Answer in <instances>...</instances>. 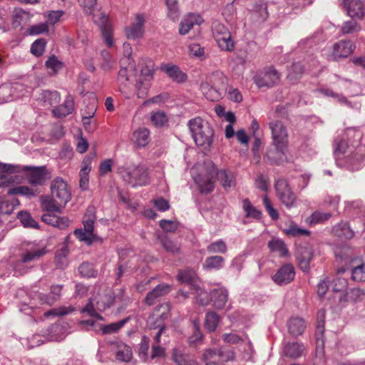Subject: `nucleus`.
Here are the masks:
<instances>
[{"instance_id": "nucleus-3", "label": "nucleus", "mask_w": 365, "mask_h": 365, "mask_svg": "<svg viewBox=\"0 0 365 365\" xmlns=\"http://www.w3.org/2000/svg\"><path fill=\"white\" fill-rule=\"evenodd\" d=\"M84 11L93 16V20L101 31L105 43L111 47L113 44L111 25L105 13L97 8V0H78Z\"/></svg>"}, {"instance_id": "nucleus-6", "label": "nucleus", "mask_w": 365, "mask_h": 365, "mask_svg": "<svg viewBox=\"0 0 365 365\" xmlns=\"http://www.w3.org/2000/svg\"><path fill=\"white\" fill-rule=\"evenodd\" d=\"M96 220V212L94 207H88L83 220V229H76L74 231L75 236L87 245H91L97 238L94 234V223Z\"/></svg>"}, {"instance_id": "nucleus-58", "label": "nucleus", "mask_w": 365, "mask_h": 365, "mask_svg": "<svg viewBox=\"0 0 365 365\" xmlns=\"http://www.w3.org/2000/svg\"><path fill=\"white\" fill-rule=\"evenodd\" d=\"M101 56L102 61L101 63V68L104 71H110L115 65V61L111 57L110 53L103 50L101 51Z\"/></svg>"}, {"instance_id": "nucleus-41", "label": "nucleus", "mask_w": 365, "mask_h": 365, "mask_svg": "<svg viewBox=\"0 0 365 365\" xmlns=\"http://www.w3.org/2000/svg\"><path fill=\"white\" fill-rule=\"evenodd\" d=\"M268 247L273 252H277L280 257H284L288 250L284 241L279 239H272L268 242Z\"/></svg>"}, {"instance_id": "nucleus-42", "label": "nucleus", "mask_w": 365, "mask_h": 365, "mask_svg": "<svg viewBox=\"0 0 365 365\" xmlns=\"http://www.w3.org/2000/svg\"><path fill=\"white\" fill-rule=\"evenodd\" d=\"M346 138L351 144V147H355V143H357L360 139L365 142V135H361V133L355 128H348L345 130L344 138Z\"/></svg>"}, {"instance_id": "nucleus-43", "label": "nucleus", "mask_w": 365, "mask_h": 365, "mask_svg": "<svg viewBox=\"0 0 365 365\" xmlns=\"http://www.w3.org/2000/svg\"><path fill=\"white\" fill-rule=\"evenodd\" d=\"M361 29L360 24L353 19L344 21L341 26L342 34H354L359 32Z\"/></svg>"}, {"instance_id": "nucleus-8", "label": "nucleus", "mask_w": 365, "mask_h": 365, "mask_svg": "<svg viewBox=\"0 0 365 365\" xmlns=\"http://www.w3.org/2000/svg\"><path fill=\"white\" fill-rule=\"evenodd\" d=\"M217 168L212 162H208L205 165V173L200 174L194 178L201 193L207 194L211 192L215 187L213 179L217 175Z\"/></svg>"}, {"instance_id": "nucleus-45", "label": "nucleus", "mask_w": 365, "mask_h": 365, "mask_svg": "<svg viewBox=\"0 0 365 365\" xmlns=\"http://www.w3.org/2000/svg\"><path fill=\"white\" fill-rule=\"evenodd\" d=\"M225 259L222 256L215 255L206 258L204 267L208 269H220L222 267Z\"/></svg>"}, {"instance_id": "nucleus-37", "label": "nucleus", "mask_w": 365, "mask_h": 365, "mask_svg": "<svg viewBox=\"0 0 365 365\" xmlns=\"http://www.w3.org/2000/svg\"><path fill=\"white\" fill-rule=\"evenodd\" d=\"M39 192L37 189H34L26 185L18 186L11 188L8 190L9 195H21L26 197L31 198L36 196Z\"/></svg>"}, {"instance_id": "nucleus-30", "label": "nucleus", "mask_w": 365, "mask_h": 365, "mask_svg": "<svg viewBox=\"0 0 365 365\" xmlns=\"http://www.w3.org/2000/svg\"><path fill=\"white\" fill-rule=\"evenodd\" d=\"M345 165L351 170H359L364 160V156L358 153L350 151V153L344 156Z\"/></svg>"}, {"instance_id": "nucleus-17", "label": "nucleus", "mask_w": 365, "mask_h": 365, "mask_svg": "<svg viewBox=\"0 0 365 365\" xmlns=\"http://www.w3.org/2000/svg\"><path fill=\"white\" fill-rule=\"evenodd\" d=\"M294 269L290 264L282 266L272 277L273 281L278 285H284L291 282L294 277Z\"/></svg>"}, {"instance_id": "nucleus-64", "label": "nucleus", "mask_w": 365, "mask_h": 365, "mask_svg": "<svg viewBox=\"0 0 365 365\" xmlns=\"http://www.w3.org/2000/svg\"><path fill=\"white\" fill-rule=\"evenodd\" d=\"M351 279L356 282L365 281V263L356 266L351 270Z\"/></svg>"}, {"instance_id": "nucleus-50", "label": "nucleus", "mask_w": 365, "mask_h": 365, "mask_svg": "<svg viewBox=\"0 0 365 365\" xmlns=\"http://www.w3.org/2000/svg\"><path fill=\"white\" fill-rule=\"evenodd\" d=\"M159 240L161 245L167 252L173 255L179 252L180 245L177 242L170 240L165 236L160 237Z\"/></svg>"}, {"instance_id": "nucleus-62", "label": "nucleus", "mask_w": 365, "mask_h": 365, "mask_svg": "<svg viewBox=\"0 0 365 365\" xmlns=\"http://www.w3.org/2000/svg\"><path fill=\"white\" fill-rule=\"evenodd\" d=\"M331 215L329 212H321L316 211L312 214L309 217V222L310 225H316L318 223H322L328 220L331 217Z\"/></svg>"}, {"instance_id": "nucleus-52", "label": "nucleus", "mask_w": 365, "mask_h": 365, "mask_svg": "<svg viewBox=\"0 0 365 365\" xmlns=\"http://www.w3.org/2000/svg\"><path fill=\"white\" fill-rule=\"evenodd\" d=\"M242 207L246 212V217L259 219L262 212L254 207L248 199H244L242 201Z\"/></svg>"}, {"instance_id": "nucleus-5", "label": "nucleus", "mask_w": 365, "mask_h": 365, "mask_svg": "<svg viewBox=\"0 0 365 365\" xmlns=\"http://www.w3.org/2000/svg\"><path fill=\"white\" fill-rule=\"evenodd\" d=\"M24 174V178L29 184L34 186H41L51 179V171L47 169L46 165L32 166L12 165L10 173Z\"/></svg>"}, {"instance_id": "nucleus-24", "label": "nucleus", "mask_w": 365, "mask_h": 365, "mask_svg": "<svg viewBox=\"0 0 365 365\" xmlns=\"http://www.w3.org/2000/svg\"><path fill=\"white\" fill-rule=\"evenodd\" d=\"M217 175L220 181L221 185L225 190H229L233 188L236 185V176L230 170H217Z\"/></svg>"}, {"instance_id": "nucleus-27", "label": "nucleus", "mask_w": 365, "mask_h": 365, "mask_svg": "<svg viewBox=\"0 0 365 365\" xmlns=\"http://www.w3.org/2000/svg\"><path fill=\"white\" fill-rule=\"evenodd\" d=\"M213 305L217 309H222L228 299V292L225 287L214 289L211 293Z\"/></svg>"}, {"instance_id": "nucleus-46", "label": "nucleus", "mask_w": 365, "mask_h": 365, "mask_svg": "<svg viewBox=\"0 0 365 365\" xmlns=\"http://www.w3.org/2000/svg\"><path fill=\"white\" fill-rule=\"evenodd\" d=\"M220 322V317L214 312H210L206 314L205 327L210 331H214Z\"/></svg>"}, {"instance_id": "nucleus-34", "label": "nucleus", "mask_w": 365, "mask_h": 365, "mask_svg": "<svg viewBox=\"0 0 365 365\" xmlns=\"http://www.w3.org/2000/svg\"><path fill=\"white\" fill-rule=\"evenodd\" d=\"M334 235L344 239H351L354 237V231L350 228L349 224L346 222H341L336 225L332 228Z\"/></svg>"}, {"instance_id": "nucleus-21", "label": "nucleus", "mask_w": 365, "mask_h": 365, "mask_svg": "<svg viewBox=\"0 0 365 365\" xmlns=\"http://www.w3.org/2000/svg\"><path fill=\"white\" fill-rule=\"evenodd\" d=\"M112 349L116 359L122 361H129L132 358V350L130 346L122 341L112 343Z\"/></svg>"}, {"instance_id": "nucleus-54", "label": "nucleus", "mask_w": 365, "mask_h": 365, "mask_svg": "<svg viewBox=\"0 0 365 365\" xmlns=\"http://www.w3.org/2000/svg\"><path fill=\"white\" fill-rule=\"evenodd\" d=\"M68 248L67 246L63 247L56 252L55 257V263L58 268L63 269L68 264L67 260Z\"/></svg>"}, {"instance_id": "nucleus-13", "label": "nucleus", "mask_w": 365, "mask_h": 365, "mask_svg": "<svg viewBox=\"0 0 365 365\" xmlns=\"http://www.w3.org/2000/svg\"><path fill=\"white\" fill-rule=\"evenodd\" d=\"M51 190L52 196L64 206L71 200V195L68 188V185L61 178H56L52 182Z\"/></svg>"}, {"instance_id": "nucleus-26", "label": "nucleus", "mask_w": 365, "mask_h": 365, "mask_svg": "<svg viewBox=\"0 0 365 365\" xmlns=\"http://www.w3.org/2000/svg\"><path fill=\"white\" fill-rule=\"evenodd\" d=\"M74 107V100L72 96L68 95L63 104L52 110L53 115L58 118L65 117L72 113Z\"/></svg>"}, {"instance_id": "nucleus-44", "label": "nucleus", "mask_w": 365, "mask_h": 365, "mask_svg": "<svg viewBox=\"0 0 365 365\" xmlns=\"http://www.w3.org/2000/svg\"><path fill=\"white\" fill-rule=\"evenodd\" d=\"M16 90V87L9 85H2L0 86V103H4L12 101L15 99L13 93Z\"/></svg>"}, {"instance_id": "nucleus-32", "label": "nucleus", "mask_w": 365, "mask_h": 365, "mask_svg": "<svg viewBox=\"0 0 365 365\" xmlns=\"http://www.w3.org/2000/svg\"><path fill=\"white\" fill-rule=\"evenodd\" d=\"M91 170V159L86 158L82 163V167L79 172L80 187L82 190H86L88 186V174Z\"/></svg>"}, {"instance_id": "nucleus-19", "label": "nucleus", "mask_w": 365, "mask_h": 365, "mask_svg": "<svg viewBox=\"0 0 365 365\" xmlns=\"http://www.w3.org/2000/svg\"><path fill=\"white\" fill-rule=\"evenodd\" d=\"M202 21L201 16L196 14L185 16L180 24L179 34L182 36L188 34L195 25H200Z\"/></svg>"}, {"instance_id": "nucleus-31", "label": "nucleus", "mask_w": 365, "mask_h": 365, "mask_svg": "<svg viewBox=\"0 0 365 365\" xmlns=\"http://www.w3.org/2000/svg\"><path fill=\"white\" fill-rule=\"evenodd\" d=\"M200 89L205 97L210 101H217L221 99L225 94L220 93L219 90L215 89L208 83H202Z\"/></svg>"}, {"instance_id": "nucleus-9", "label": "nucleus", "mask_w": 365, "mask_h": 365, "mask_svg": "<svg viewBox=\"0 0 365 365\" xmlns=\"http://www.w3.org/2000/svg\"><path fill=\"white\" fill-rule=\"evenodd\" d=\"M112 303L113 299L108 295L100 296L99 299H97V297L91 298L88 304L81 309V312L87 313L91 317L102 320L103 317L98 314V312H103L109 308Z\"/></svg>"}, {"instance_id": "nucleus-33", "label": "nucleus", "mask_w": 365, "mask_h": 365, "mask_svg": "<svg viewBox=\"0 0 365 365\" xmlns=\"http://www.w3.org/2000/svg\"><path fill=\"white\" fill-rule=\"evenodd\" d=\"M354 147H351V145L349 146L347 144V142L344 138L338 140H335L334 141V155L336 158V160L339 161L343 159V155H348L350 153V151H353V148Z\"/></svg>"}, {"instance_id": "nucleus-7", "label": "nucleus", "mask_w": 365, "mask_h": 365, "mask_svg": "<svg viewBox=\"0 0 365 365\" xmlns=\"http://www.w3.org/2000/svg\"><path fill=\"white\" fill-rule=\"evenodd\" d=\"M140 74L136 83L137 95L143 98L148 93L150 82L153 80L154 73V63L150 59L143 60L140 63Z\"/></svg>"}, {"instance_id": "nucleus-49", "label": "nucleus", "mask_w": 365, "mask_h": 365, "mask_svg": "<svg viewBox=\"0 0 365 365\" xmlns=\"http://www.w3.org/2000/svg\"><path fill=\"white\" fill-rule=\"evenodd\" d=\"M173 359L177 365H195V362L189 356L183 354L178 349L173 350Z\"/></svg>"}, {"instance_id": "nucleus-1", "label": "nucleus", "mask_w": 365, "mask_h": 365, "mask_svg": "<svg viewBox=\"0 0 365 365\" xmlns=\"http://www.w3.org/2000/svg\"><path fill=\"white\" fill-rule=\"evenodd\" d=\"M269 128L272 131V145L274 149L269 150L266 156L271 163L280 165L287 161L288 132L282 122L279 120L271 122Z\"/></svg>"}, {"instance_id": "nucleus-11", "label": "nucleus", "mask_w": 365, "mask_h": 365, "mask_svg": "<svg viewBox=\"0 0 365 365\" xmlns=\"http://www.w3.org/2000/svg\"><path fill=\"white\" fill-rule=\"evenodd\" d=\"M355 49V44L351 41H340L335 43L328 54V58L332 61H338L340 58L350 56Z\"/></svg>"}, {"instance_id": "nucleus-61", "label": "nucleus", "mask_w": 365, "mask_h": 365, "mask_svg": "<svg viewBox=\"0 0 365 365\" xmlns=\"http://www.w3.org/2000/svg\"><path fill=\"white\" fill-rule=\"evenodd\" d=\"M79 273L85 277H94L97 275V271L94 269L93 264L89 262H83L78 267Z\"/></svg>"}, {"instance_id": "nucleus-60", "label": "nucleus", "mask_w": 365, "mask_h": 365, "mask_svg": "<svg viewBox=\"0 0 365 365\" xmlns=\"http://www.w3.org/2000/svg\"><path fill=\"white\" fill-rule=\"evenodd\" d=\"M18 218L25 227L37 228L38 223L31 218L30 214L27 212L21 211L18 213Z\"/></svg>"}, {"instance_id": "nucleus-36", "label": "nucleus", "mask_w": 365, "mask_h": 365, "mask_svg": "<svg viewBox=\"0 0 365 365\" xmlns=\"http://www.w3.org/2000/svg\"><path fill=\"white\" fill-rule=\"evenodd\" d=\"M178 279L184 283L188 284L190 286V289L192 290L198 286L196 284V274L192 269H185L180 271L178 274Z\"/></svg>"}, {"instance_id": "nucleus-35", "label": "nucleus", "mask_w": 365, "mask_h": 365, "mask_svg": "<svg viewBox=\"0 0 365 365\" xmlns=\"http://www.w3.org/2000/svg\"><path fill=\"white\" fill-rule=\"evenodd\" d=\"M365 298V290L355 287L346 292V294L340 298L341 301L358 302Z\"/></svg>"}, {"instance_id": "nucleus-39", "label": "nucleus", "mask_w": 365, "mask_h": 365, "mask_svg": "<svg viewBox=\"0 0 365 365\" xmlns=\"http://www.w3.org/2000/svg\"><path fill=\"white\" fill-rule=\"evenodd\" d=\"M252 11L257 18V20L261 21H265L269 15L267 3L261 0L255 2Z\"/></svg>"}, {"instance_id": "nucleus-2", "label": "nucleus", "mask_w": 365, "mask_h": 365, "mask_svg": "<svg viewBox=\"0 0 365 365\" xmlns=\"http://www.w3.org/2000/svg\"><path fill=\"white\" fill-rule=\"evenodd\" d=\"M117 173L122 180L133 187L145 186L150 183L148 168L141 163H128L117 168Z\"/></svg>"}, {"instance_id": "nucleus-16", "label": "nucleus", "mask_w": 365, "mask_h": 365, "mask_svg": "<svg viewBox=\"0 0 365 365\" xmlns=\"http://www.w3.org/2000/svg\"><path fill=\"white\" fill-rule=\"evenodd\" d=\"M145 17L142 14H137L130 26L125 28V35L128 38L136 39L141 38L144 33Z\"/></svg>"}, {"instance_id": "nucleus-10", "label": "nucleus", "mask_w": 365, "mask_h": 365, "mask_svg": "<svg viewBox=\"0 0 365 365\" xmlns=\"http://www.w3.org/2000/svg\"><path fill=\"white\" fill-rule=\"evenodd\" d=\"M275 190L278 198L287 207L290 208L295 206L296 197L287 180H277L275 182Z\"/></svg>"}, {"instance_id": "nucleus-20", "label": "nucleus", "mask_w": 365, "mask_h": 365, "mask_svg": "<svg viewBox=\"0 0 365 365\" xmlns=\"http://www.w3.org/2000/svg\"><path fill=\"white\" fill-rule=\"evenodd\" d=\"M313 253L310 247H302L297 250V259L299 266L304 272H307L309 270V263L312 259Z\"/></svg>"}, {"instance_id": "nucleus-14", "label": "nucleus", "mask_w": 365, "mask_h": 365, "mask_svg": "<svg viewBox=\"0 0 365 365\" xmlns=\"http://www.w3.org/2000/svg\"><path fill=\"white\" fill-rule=\"evenodd\" d=\"M126 63L121 61V67L118 71V81L119 83V89L122 93H123L125 98H130V93L127 91L128 82L130 81V77L134 74L135 69L134 65L128 63V66L123 67V64Z\"/></svg>"}, {"instance_id": "nucleus-56", "label": "nucleus", "mask_w": 365, "mask_h": 365, "mask_svg": "<svg viewBox=\"0 0 365 365\" xmlns=\"http://www.w3.org/2000/svg\"><path fill=\"white\" fill-rule=\"evenodd\" d=\"M207 250L210 253L225 254L227 250V247L222 240H219L209 245Z\"/></svg>"}, {"instance_id": "nucleus-38", "label": "nucleus", "mask_w": 365, "mask_h": 365, "mask_svg": "<svg viewBox=\"0 0 365 365\" xmlns=\"http://www.w3.org/2000/svg\"><path fill=\"white\" fill-rule=\"evenodd\" d=\"M304 350L302 344L297 342L288 343L284 348V353L291 358H297L302 355Z\"/></svg>"}, {"instance_id": "nucleus-18", "label": "nucleus", "mask_w": 365, "mask_h": 365, "mask_svg": "<svg viewBox=\"0 0 365 365\" xmlns=\"http://www.w3.org/2000/svg\"><path fill=\"white\" fill-rule=\"evenodd\" d=\"M47 250L45 247L38 245L31 244L29 247L21 255V262L28 263L30 262L39 259L42 256L46 255Z\"/></svg>"}, {"instance_id": "nucleus-47", "label": "nucleus", "mask_w": 365, "mask_h": 365, "mask_svg": "<svg viewBox=\"0 0 365 365\" xmlns=\"http://www.w3.org/2000/svg\"><path fill=\"white\" fill-rule=\"evenodd\" d=\"M20 202L18 199L14 198L11 200H0V214L9 215L15 207H18Z\"/></svg>"}, {"instance_id": "nucleus-53", "label": "nucleus", "mask_w": 365, "mask_h": 365, "mask_svg": "<svg viewBox=\"0 0 365 365\" xmlns=\"http://www.w3.org/2000/svg\"><path fill=\"white\" fill-rule=\"evenodd\" d=\"M215 41L222 51H232L235 48V43L230 33L227 36H222Z\"/></svg>"}, {"instance_id": "nucleus-23", "label": "nucleus", "mask_w": 365, "mask_h": 365, "mask_svg": "<svg viewBox=\"0 0 365 365\" xmlns=\"http://www.w3.org/2000/svg\"><path fill=\"white\" fill-rule=\"evenodd\" d=\"M215 89L219 90L220 93L225 95L227 90L228 79L227 76L220 71L214 72L210 77V82L208 83Z\"/></svg>"}, {"instance_id": "nucleus-28", "label": "nucleus", "mask_w": 365, "mask_h": 365, "mask_svg": "<svg viewBox=\"0 0 365 365\" xmlns=\"http://www.w3.org/2000/svg\"><path fill=\"white\" fill-rule=\"evenodd\" d=\"M132 140L138 148L146 146L150 142V131L146 128H139L132 135Z\"/></svg>"}, {"instance_id": "nucleus-48", "label": "nucleus", "mask_w": 365, "mask_h": 365, "mask_svg": "<svg viewBox=\"0 0 365 365\" xmlns=\"http://www.w3.org/2000/svg\"><path fill=\"white\" fill-rule=\"evenodd\" d=\"M170 305L168 303H163L157 306L154 310L153 317L160 319L164 321L170 316Z\"/></svg>"}, {"instance_id": "nucleus-25", "label": "nucleus", "mask_w": 365, "mask_h": 365, "mask_svg": "<svg viewBox=\"0 0 365 365\" xmlns=\"http://www.w3.org/2000/svg\"><path fill=\"white\" fill-rule=\"evenodd\" d=\"M170 291V287L167 284H160L153 290L147 294L145 302L148 305H152L158 298L165 295Z\"/></svg>"}, {"instance_id": "nucleus-59", "label": "nucleus", "mask_w": 365, "mask_h": 365, "mask_svg": "<svg viewBox=\"0 0 365 365\" xmlns=\"http://www.w3.org/2000/svg\"><path fill=\"white\" fill-rule=\"evenodd\" d=\"M284 232L292 237L300 236V235H309L310 232L306 229L299 228L296 224L292 222L284 230Z\"/></svg>"}, {"instance_id": "nucleus-22", "label": "nucleus", "mask_w": 365, "mask_h": 365, "mask_svg": "<svg viewBox=\"0 0 365 365\" xmlns=\"http://www.w3.org/2000/svg\"><path fill=\"white\" fill-rule=\"evenodd\" d=\"M41 207L47 212H61L64 205L60 204L52 195H43L40 197Z\"/></svg>"}, {"instance_id": "nucleus-12", "label": "nucleus", "mask_w": 365, "mask_h": 365, "mask_svg": "<svg viewBox=\"0 0 365 365\" xmlns=\"http://www.w3.org/2000/svg\"><path fill=\"white\" fill-rule=\"evenodd\" d=\"M279 80L278 72L273 68H264L254 77V82L258 88L272 87Z\"/></svg>"}, {"instance_id": "nucleus-63", "label": "nucleus", "mask_w": 365, "mask_h": 365, "mask_svg": "<svg viewBox=\"0 0 365 365\" xmlns=\"http://www.w3.org/2000/svg\"><path fill=\"white\" fill-rule=\"evenodd\" d=\"M192 291L193 294H195L197 302L200 304L205 306L208 304L210 301V296L206 291L201 289L199 286H197L195 289H192Z\"/></svg>"}, {"instance_id": "nucleus-15", "label": "nucleus", "mask_w": 365, "mask_h": 365, "mask_svg": "<svg viewBox=\"0 0 365 365\" xmlns=\"http://www.w3.org/2000/svg\"><path fill=\"white\" fill-rule=\"evenodd\" d=\"M340 4L351 18L361 19L365 15V4L361 0H341Z\"/></svg>"}, {"instance_id": "nucleus-4", "label": "nucleus", "mask_w": 365, "mask_h": 365, "mask_svg": "<svg viewBox=\"0 0 365 365\" xmlns=\"http://www.w3.org/2000/svg\"><path fill=\"white\" fill-rule=\"evenodd\" d=\"M188 126L196 145L209 150L212 144L214 130L208 122L197 117L189 120Z\"/></svg>"}, {"instance_id": "nucleus-51", "label": "nucleus", "mask_w": 365, "mask_h": 365, "mask_svg": "<svg viewBox=\"0 0 365 365\" xmlns=\"http://www.w3.org/2000/svg\"><path fill=\"white\" fill-rule=\"evenodd\" d=\"M212 31L215 41L222 36H227L230 33L224 24L217 21L212 23Z\"/></svg>"}, {"instance_id": "nucleus-57", "label": "nucleus", "mask_w": 365, "mask_h": 365, "mask_svg": "<svg viewBox=\"0 0 365 365\" xmlns=\"http://www.w3.org/2000/svg\"><path fill=\"white\" fill-rule=\"evenodd\" d=\"M168 8V16L173 21H175L180 16V11L176 0H165Z\"/></svg>"}, {"instance_id": "nucleus-29", "label": "nucleus", "mask_w": 365, "mask_h": 365, "mask_svg": "<svg viewBox=\"0 0 365 365\" xmlns=\"http://www.w3.org/2000/svg\"><path fill=\"white\" fill-rule=\"evenodd\" d=\"M289 333L293 336H297L304 332L306 324L303 319L292 317L287 322Z\"/></svg>"}, {"instance_id": "nucleus-55", "label": "nucleus", "mask_w": 365, "mask_h": 365, "mask_svg": "<svg viewBox=\"0 0 365 365\" xmlns=\"http://www.w3.org/2000/svg\"><path fill=\"white\" fill-rule=\"evenodd\" d=\"M76 309L72 306L68 307H60L58 308L52 309L45 312L44 316L48 317L50 316H65L74 312Z\"/></svg>"}, {"instance_id": "nucleus-40", "label": "nucleus", "mask_w": 365, "mask_h": 365, "mask_svg": "<svg viewBox=\"0 0 365 365\" xmlns=\"http://www.w3.org/2000/svg\"><path fill=\"white\" fill-rule=\"evenodd\" d=\"M163 70L168 75L169 77L173 78L174 81L182 83L185 81L187 76L182 72L179 68L174 65H166L163 68Z\"/></svg>"}]
</instances>
